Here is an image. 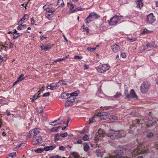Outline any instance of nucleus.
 <instances>
[{"instance_id": "nucleus-62", "label": "nucleus", "mask_w": 158, "mask_h": 158, "mask_svg": "<svg viewBox=\"0 0 158 158\" xmlns=\"http://www.w3.org/2000/svg\"><path fill=\"white\" fill-rule=\"evenodd\" d=\"M31 23L32 25H34L35 23V21L32 18H31Z\"/></svg>"}, {"instance_id": "nucleus-3", "label": "nucleus", "mask_w": 158, "mask_h": 158, "mask_svg": "<svg viewBox=\"0 0 158 158\" xmlns=\"http://www.w3.org/2000/svg\"><path fill=\"white\" fill-rule=\"evenodd\" d=\"M122 16L115 15L111 18L109 22L110 25H114L116 24L118 22L122 19Z\"/></svg>"}, {"instance_id": "nucleus-64", "label": "nucleus", "mask_w": 158, "mask_h": 158, "mask_svg": "<svg viewBox=\"0 0 158 158\" xmlns=\"http://www.w3.org/2000/svg\"><path fill=\"white\" fill-rule=\"evenodd\" d=\"M111 118L112 119L115 120L117 119L118 118L115 115H112V116Z\"/></svg>"}, {"instance_id": "nucleus-44", "label": "nucleus", "mask_w": 158, "mask_h": 158, "mask_svg": "<svg viewBox=\"0 0 158 158\" xmlns=\"http://www.w3.org/2000/svg\"><path fill=\"white\" fill-rule=\"evenodd\" d=\"M82 139L84 141H86L89 139V137L87 135H85L83 137Z\"/></svg>"}, {"instance_id": "nucleus-2", "label": "nucleus", "mask_w": 158, "mask_h": 158, "mask_svg": "<svg viewBox=\"0 0 158 158\" xmlns=\"http://www.w3.org/2000/svg\"><path fill=\"white\" fill-rule=\"evenodd\" d=\"M148 151L147 148L142 145L138 146L136 149L133 150V153L134 155L144 154Z\"/></svg>"}, {"instance_id": "nucleus-5", "label": "nucleus", "mask_w": 158, "mask_h": 158, "mask_svg": "<svg viewBox=\"0 0 158 158\" xmlns=\"http://www.w3.org/2000/svg\"><path fill=\"white\" fill-rule=\"evenodd\" d=\"M110 68V66L108 64H103L102 66H99L96 68L98 72L101 73H103L108 70Z\"/></svg>"}, {"instance_id": "nucleus-6", "label": "nucleus", "mask_w": 158, "mask_h": 158, "mask_svg": "<svg viewBox=\"0 0 158 158\" xmlns=\"http://www.w3.org/2000/svg\"><path fill=\"white\" fill-rule=\"evenodd\" d=\"M150 86V84L148 82H144L140 87V90L143 93H145L148 91Z\"/></svg>"}, {"instance_id": "nucleus-15", "label": "nucleus", "mask_w": 158, "mask_h": 158, "mask_svg": "<svg viewBox=\"0 0 158 158\" xmlns=\"http://www.w3.org/2000/svg\"><path fill=\"white\" fill-rule=\"evenodd\" d=\"M156 47V45L155 44V43L154 42H152L150 43H148L147 44L146 46L144 47V50L146 49L147 48L149 47L151 48L152 47Z\"/></svg>"}, {"instance_id": "nucleus-35", "label": "nucleus", "mask_w": 158, "mask_h": 158, "mask_svg": "<svg viewBox=\"0 0 158 158\" xmlns=\"http://www.w3.org/2000/svg\"><path fill=\"white\" fill-rule=\"evenodd\" d=\"M66 58V57H63V58H58V59H57L56 60H55L54 61V62H60L64 60Z\"/></svg>"}, {"instance_id": "nucleus-30", "label": "nucleus", "mask_w": 158, "mask_h": 158, "mask_svg": "<svg viewBox=\"0 0 158 158\" xmlns=\"http://www.w3.org/2000/svg\"><path fill=\"white\" fill-rule=\"evenodd\" d=\"M40 94V91H38V92L35 94V95L32 97V98H34L35 99H36L39 96Z\"/></svg>"}, {"instance_id": "nucleus-25", "label": "nucleus", "mask_w": 158, "mask_h": 158, "mask_svg": "<svg viewBox=\"0 0 158 158\" xmlns=\"http://www.w3.org/2000/svg\"><path fill=\"white\" fill-rule=\"evenodd\" d=\"M105 158H128L127 156H121L119 158H118L115 156H107Z\"/></svg>"}, {"instance_id": "nucleus-46", "label": "nucleus", "mask_w": 158, "mask_h": 158, "mask_svg": "<svg viewBox=\"0 0 158 158\" xmlns=\"http://www.w3.org/2000/svg\"><path fill=\"white\" fill-rule=\"evenodd\" d=\"M82 58V57L81 56H75L74 57V59H75L81 60Z\"/></svg>"}, {"instance_id": "nucleus-45", "label": "nucleus", "mask_w": 158, "mask_h": 158, "mask_svg": "<svg viewBox=\"0 0 158 158\" xmlns=\"http://www.w3.org/2000/svg\"><path fill=\"white\" fill-rule=\"evenodd\" d=\"M24 75L23 73L21 74V75L19 76V77L18 78V80L21 81L23 79H24V78H21L22 77L24 76Z\"/></svg>"}, {"instance_id": "nucleus-40", "label": "nucleus", "mask_w": 158, "mask_h": 158, "mask_svg": "<svg viewBox=\"0 0 158 158\" xmlns=\"http://www.w3.org/2000/svg\"><path fill=\"white\" fill-rule=\"evenodd\" d=\"M36 110L37 111L39 112L40 113H42L43 112V110L41 107H40L39 108H37Z\"/></svg>"}, {"instance_id": "nucleus-41", "label": "nucleus", "mask_w": 158, "mask_h": 158, "mask_svg": "<svg viewBox=\"0 0 158 158\" xmlns=\"http://www.w3.org/2000/svg\"><path fill=\"white\" fill-rule=\"evenodd\" d=\"M95 120L94 119V117H92L91 118L89 119V123L90 124L94 123L95 122Z\"/></svg>"}, {"instance_id": "nucleus-28", "label": "nucleus", "mask_w": 158, "mask_h": 158, "mask_svg": "<svg viewBox=\"0 0 158 158\" xmlns=\"http://www.w3.org/2000/svg\"><path fill=\"white\" fill-rule=\"evenodd\" d=\"M51 7L49 5H46L44 6L43 7V9L47 11H48L50 10V9Z\"/></svg>"}, {"instance_id": "nucleus-53", "label": "nucleus", "mask_w": 158, "mask_h": 158, "mask_svg": "<svg viewBox=\"0 0 158 158\" xmlns=\"http://www.w3.org/2000/svg\"><path fill=\"white\" fill-rule=\"evenodd\" d=\"M50 93L49 92L45 93L42 96L43 97H47L49 95Z\"/></svg>"}, {"instance_id": "nucleus-8", "label": "nucleus", "mask_w": 158, "mask_h": 158, "mask_svg": "<svg viewBox=\"0 0 158 158\" xmlns=\"http://www.w3.org/2000/svg\"><path fill=\"white\" fill-rule=\"evenodd\" d=\"M97 18H98V16L95 13H91L86 18L85 20L86 22L89 23L90 22L94 20Z\"/></svg>"}, {"instance_id": "nucleus-38", "label": "nucleus", "mask_w": 158, "mask_h": 158, "mask_svg": "<svg viewBox=\"0 0 158 158\" xmlns=\"http://www.w3.org/2000/svg\"><path fill=\"white\" fill-rule=\"evenodd\" d=\"M153 135V133L150 132L149 133H147V134L146 135V136L149 138L152 137Z\"/></svg>"}, {"instance_id": "nucleus-49", "label": "nucleus", "mask_w": 158, "mask_h": 158, "mask_svg": "<svg viewBox=\"0 0 158 158\" xmlns=\"http://www.w3.org/2000/svg\"><path fill=\"white\" fill-rule=\"evenodd\" d=\"M48 147H49V150H52L55 148L56 146L54 145L50 146H48Z\"/></svg>"}, {"instance_id": "nucleus-48", "label": "nucleus", "mask_w": 158, "mask_h": 158, "mask_svg": "<svg viewBox=\"0 0 158 158\" xmlns=\"http://www.w3.org/2000/svg\"><path fill=\"white\" fill-rule=\"evenodd\" d=\"M103 133V131L102 129H99L98 130V134L99 135H102Z\"/></svg>"}, {"instance_id": "nucleus-27", "label": "nucleus", "mask_w": 158, "mask_h": 158, "mask_svg": "<svg viewBox=\"0 0 158 158\" xmlns=\"http://www.w3.org/2000/svg\"><path fill=\"white\" fill-rule=\"evenodd\" d=\"M1 52V51H0V52ZM6 57L4 56L2 57L1 56V55H0V64L3 61H6Z\"/></svg>"}, {"instance_id": "nucleus-37", "label": "nucleus", "mask_w": 158, "mask_h": 158, "mask_svg": "<svg viewBox=\"0 0 158 158\" xmlns=\"http://www.w3.org/2000/svg\"><path fill=\"white\" fill-rule=\"evenodd\" d=\"M89 148L88 144H86L84 146V150L85 152H87Z\"/></svg>"}, {"instance_id": "nucleus-58", "label": "nucleus", "mask_w": 158, "mask_h": 158, "mask_svg": "<svg viewBox=\"0 0 158 158\" xmlns=\"http://www.w3.org/2000/svg\"><path fill=\"white\" fill-rule=\"evenodd\" d=\"M49 148V147H48V146H45L43 148L44 150L46 151H49L50 150Z\"/></svg>"}, {"instance_id": "nucleus-56", "label": "nucleus", "mask_w": 158, "mask_h": 158, "mask_svg": "<svg viewBox=\"0 0 158 158\" xmlns=\"http://www.w3.org/2000/svg\"><path fill=\"white\" fill-rule=\"evenodd\" d=\"M82 10V9H78L77 8H76L75 9L73 10V11H72V13H73L75 11H79V10Z\"/></svg>"}, {"instance_id": "nucleus-39", "label": "nucleus", "mask_w": 158, "mask_h": 158, "mask_svg": "<svg viewBox=\"0 0 158 158\" xmlns=\"http://www.w3.org/2000/svg\"><path fill=\"white\" fill-rule=\"evenodd\" d=\"M50 131L53 132H57L58 131L57 127H55L51 128L50 130Z\"/></svg>"}, {"instance_id": "nucleus-12", "label": "nucleus", "mask_w": 158, "mask_h": 158, "mask_svg": "<svg viewBox=\"0 0 158 158\" xmlns=\"http://www.w3.org/2000/svg\"><path fill=\"white\" fill-rule=\"evenodd\" d=\"M52 45H51L50 44H47L46 45H43L41 46V48L45 51L50 49Z\"/></svg>"}, {"instance_id": "nucleus-59", "label": "nucleus", "mask_w": 158, "mask_h": 158, "mask_svg": "<svg viewBox=\"0 0 158 158\" xmlns=\"http://www.w3.org/2000/svg\"><path fill=\"white\" fill-rule=\"evenodd\" d=\"M101 91H102V90H101V88H98V90L97 93V94H101Z\"/></svg>"}, {"instance_id": "nucleus-7", "label": "nucleus", "mask_w": 158, "mask_h": 158, "mask_svg": "<svg viewBox=\"0 0 158 158\" xmlns=\"http://www.w3.org/2000/svg\"><path fill=\"white\" fill-rule=\"evenodd\" d=\"M127 90H126L125 92V95L126 98L128 99H130L131 98H137V96L136 95L133 89H131L130 90V94L127 93Z\"/></svg>"}, {"instance_id": "nucleus-11", "label": "nucleus", "mask_w": 158, "mask_h": 158, "mask_svg": "<svg viewBox=\"0 0 158 158\" xmlns=\"http://www.w3.org/2000/svg\"><path fill=\"white\" fill-rule=\"evenodd\" d=\"M114 153L115 155H111L112 156H115L119 158L124 153L123 151L121 150L116 149L114 151Z\"/></svg>"}, {"instance_id": "nucleus-26", "label": "nucleus", "mask_w": 158, "mask_h": 158, "mask_svg": "<svg viewBox=\"0 0 158 158\" xmlns=\"http://www.w3.org/2000/svg\"><path fill=\"white\" fill-rule=\"evenodd\" d=\"M20 24L17 27V29L18 30H21L25 28V25H22V24Z\"/></svg>"}, {"instance_id": "nucleus-51", "label": "nucleus", "mask_w": 158, "mask_h": 158, "mask_svg": "<svg viewBox=\"0 0 158 158\" xmlns=\"http://www.w3.org/2000/svg\"><path fill=\"white\" fill-rule=\"evenodd\" d=\"M66 148L64 146H60L59 147V150L61 151H64L65 150Z\"/></svg>"}, {"instance_id": "nucleus-21", "label": "nucleus", "mask_w": 158, "mask_h": 158, "mask_svg": "<svg viewBox=\"0 0 158 158\" xmlns=\"http://www.w3.org/2000/svg\"><path fill=\"white\" fill-rule=\"evenodd\" d=\"M27 16V15H24L23 17L19 21V24H22L24 22L25 20L26 19V17Z\"/></svg>"}, {"instance_id": "nucleus-47", "label": "nucleus", "mask_w": 158, "mask_h": 158, "mask_svg": "<svg viewBox=\"0 0 158 158\" xmlns=\"http://www.w3.org/2000/svg\"><path fill=\"white\" fill-rule=\"evenodd\" d=\"M121 95V94L120 93L117 92L116 94L114 96V98H118L119 96Z\"/></svg>"}, {"instance_id": "nucleus-33", "label": "nucleus", "mask_w": 158, "mask_h": 158, "mask_svg": "<svg viewBox=\"0 0 158 158\" xmlns=\"http://www.w3.org/2000/svg\"><path fill=\"white\" fill-rule=\"evenodd\" d=\"M68 6L70 8V10L71 12H72V11L73 10V9L74 8V5L72 4H69V3H68Z\"/></svg>"}, {"instance_id": "nucleus-16", "label": "nucleus", "mask_w": 158, "mask_h": 158, "mask_svg": "<svg viewBox=\"0 0 158 158\" xmlns=\"http://www.w3.org/2000/svg\"><path fill=\"white\" fill-rule=\"evenodd\" d=\"M137 6L140 8L142 7L143 4L142 3L143 0H136Z\"/></svg>"}, {"instance_id": "nucleus-22", "label": "nucleus", "mask_w": 158, "mask_h": 158, "mask_svg": "<svg viewBox=\"0 0 158 158\" xmlns=\"http://www.w3.org/2000/svg\"><path fill=\"white\" fill-rule=\"evenodd\" d=\"M79 92V91H75L74 92L70 94V95L73 97L75 96H77L78 95Z\"/></svg>"}, {"instance_id": "nucleus-20", "label": "nucleus", "mask_w": 158, "mask_h": 158, "mask_svg": "<svg viewBox=\"0 0 158 158\" xmlns=\"http://www.w3.org/2000/svg\"><path fill=\"white\" fill-rule=\"evenodd\" d=\"M96 153L97 156L100 157H102V155L101 152V151L100 149H97L96 150Z\"/></svg>"}, {"instance_id": "nucleus-36", "label": "nucleus", "mask_w": 158, "mask_h": 158, "mask_svg": "<svg viewBox=\"0 0 158 158\" xmlns=\"http://www.w3.org/2000/svg\"><path fill=\"white\" fill-rule=\"evenodd\" d=\"M21 34H20L19 33H15V34H13V39H15L16 38L19 37Z\"/></svg>"}, {"instance_id": "nucleus-19", "label": "nucleus", "mask_w": 158, "mask_h": 158, "mask_svg": "<svg viewBox=\"0 0 158 158\" xmlns=\"http://www.w3.org/2000/svg\"><path fill=\"white\" fill-rule=\"evenodd\" d=\"M60 134L59 133H57L55 135V138L54 139V140L55 142H57L59 140L61 139L60 138Z\"/></svg>"}, {"instance_id": "nucleus-23", "label": "nucleus", "mask_w": 158, "mask_h": 158, "mask_svg": "<svg viewBox=\"0 0 158 158\" xmlns=\"http://www.w3.org/2000/svg\"><path fill=\"white\" fill-rule=\"evenodd\" d=\"M69 95V94L64 93L61 94V97L63 99H65L66 98H67Z\"/></svg>"}, {"instance_id": "nucleus-18", "label": "nucleus", "mask_w": 158, "mask_h": 158, "mask_svg": "<svg viewBox=\"0 0 158 158\" xmlns=\"http://www.w3.org/2000/svg\"><path fill=\"white\" fill-rule=\"evenodd\" d=\"M73 102L71 101H69V100H68L67 99V101L65 104V107H66L71 106L73 105Z\"/></svg>"}, {"instance_id": "nucleus-32", "label": "nucleus", "mask_w": 158, "mask_h": 158, "mask_svg": "<svg viewBox=\"0 0 158 158\" xmlns=\"http://www.w3.org/2000/svg\"><path fill=\"white\" fill-rule=\"evenodd\" d=\"M44 151V149L43 148H39L35 150V151L36 153H41Z\"/></svg>"}, {"instance_id": "nucleus-17", "label": "nucleus", "mask_w": 158, "mask_h": 158, "mask_svg": "<svg viewBox=\"0 0 158 158\" xmlns=\"http://www.w3.org/2000/svg\"><path fill=\"white\" fill-rule=\"evenodd\" d=\"M60 118H59L57 120H55L54 121H52V122H50V123H49V124L50 125H51L52 126H56V125H57L60 124H61V122L57 123L56 124H54V123H56V122H57V121H58L59 120H60Z\"/></svg>"}, {"instance_id": "nucleus-63", "label": "nucleus", "mask_w": 158, "mask_h": 158, "mask_svg": "<svg viewBox=\"0 0 158 158\" xmlns=\"http://www.w3.org/2000/svg\"><path fill=\"white\" fill-rule=\"evenodd\" d=\"M50 158H60V157L58 155H57L55 156H52L50 157Z\"/></svg>"}, {"instance_id": "nucleus-34", "label": "nucleus", "mask_w": 158, "mask_h": 158, "mask_svg": "<svg viewBox=\"0 0 158 158\" xmlns=\"http://www.w3.org/2000/svg\"><path fill=\"white\" fill-rule=\"evenodd\" d=\"M16 152H12L10 153L7 156V158H13L14 155H16Z\"/></svg>"}, {"instance_id": "nucleus-52", "label": "nucleus", "mask_w": 158, "mask_h": 158, "mask_svg": "<svg viewBox=\"0 0 158 158\" xmlns=\"http://www.w3.org/2000/svg\"><path fill=\"white\" fill-rule=\"evenodd\" d=\"M83 29L84 31H86L87 32L86 34H87L88 33H89V29L88 27H86L85 28L84 27V25L83 26Z\"/></svg>"}, {"instance_id": "nucleus-31", "label": "nucleus", "mask_w": 158, "mask_h": 158, "mask_svg": "<svg viewBox=\"0 0 158 158\" xmlns=\"http://www.w3.org/2000/svg\"><path fill=\"white\" fill-rule=\"evenodd\" d=\"M155 123L154 122H151V121H149L147 124V126L150 127L154 125Z\"/></svg>"}, {"instance_id": "nucleus-29", "label": "nucleus", "mask_w": 158, "mask_h": 158, "mask_svg": "<svg viewBox=\"0 0 158 158\" xmlns=\"http://www.w3.org/2000/svg\"><path fill=\"white\" fill-rule=\"evenodd\" d=\"M67 99L68 100H69V101H71L73 102L75 101V98L74 97L72 96L71 95H70L69 97L68 96Z\"/></svg>"}, {"instance_id": "nucleus-42", "label": "nucleus", "mask_w": 158, "mask_h": 158, "mask_svg": "<svg viewBox=\"0 0 158 158\" xmlns=\"http://www.w3.org/2000/svg\"><path fill=\"white\" fill-rule=\"evenodd\" d=\"M87 49L90 52H92L93 51L96 49V48H91L89 47H88L87 48Z\"/></svg>"}, {"instance_id": "nucleus-24", "label": "nucleus", "mask_w": 158, "mask_h": 158, "mask_svg": "<svg viewBox=\"0 0 158 158\" xmlns=\"http://www.w3.org/2000/svg\"><path fill=\"white\" fill-rule=\"evenodd\" d=\"M72 155L75 158H78L79 157V155L78 153L75 152H73L71 153Z\"/></svg>"}, {"instance_id": "nucleus-10", "label": "nucleus", "mask_w": 158, "mask_h": 158, "mask_svg": "<svg viewBox=\"0 0 158 158\" xmlns=\"http://www.w3.org/2000/svg\"><path fill=\"white\" fill-rule=\"evenodd\" d=\"M156 21V18L152 13L149 14L147 16V22L150 24H152L154 23Z\"/></svg>"}, {"instance_id": "nucleus-14", "label": "nucleus", "mask_w": 158, "mask_h": 158, "mask_svg": "<svg viewBox=\"0 0 158 158\" xmlns=\"http://www.w3.org/2000/svg\"><path fill=\"white\" fill-rule=\"evenodd\" d=\"M57 86V85L56 83H53L49 86H47V87L48 89L53 90L55 89Z\"/></svg>"}, {"instance_id": "nucleus-4", "label": "nucleus", "mask_w": 158, "mask_h": 158, "mask_svg": "<svg viewBox=\"0 0 158 158\" xmlns=\"http://www.w3.org/2000/svg\"><path fill=\"white\" fill-rule=\"evenodd\" d=\"M120 133L119 131H115L110 130L107 134L108 136L110 137L111 139H115L116 138L119 137L118 134Z\"/></svg>"}, {"instance_id": "nucleus-13", "label": "nucleus", "mask_w": 158, "mask_h": 158, "mask_svg": "<svg viewBox=\"0 0 158 158\" xmlns=\"http://www.w3.org/2000/svg\"><path fill=\"white\" fill-rule=\"evenodd\" d=\"M111 48L112 50V51L115 53L117 52L120 49L119 46L116 44H115L111 46Z\"/></svg>"}, {"instance_id": "nucleus-61", "label": "nucleus", "mask_w": 158, "mask_h": 158, "mask_svg": "<svg viewBox=\"0 0 158 158\" xmlns=\"http://www.w3.org/2000/svg\"><path fill=\"white\" fill-rule=\"evenodd\" d=\"M25 146V144L24 143H22L20 144L18 147V148L20 147H24Z\"/></svg>"}, {"instance_id": "nucleus-43", "label": "nucleus", "mask_w": 158, "mask_h": 158, "mask_svg": "<svg viewBox=\"0 0 158 158\" xmlns=\"http://www.w3.org/2000/svg\"><path fill=\"white\" fill-rule=\"evenodd\" d=\"M60 137L64 138L67 136L68 134L67 132H65L64 133L60 134Z\"/></svg>"}, {"instance_id": "nucleus-50", "label": "nucleus", "mask_w": 158, "mask_h": 158, "mask_svg": "<svg viewBox=\"0 0 158 158\" xmlns=\"http://www.w3.org/2000/svg\"><path fill=\"white\" fill-rule=\"evenodd\" d=\"M127 40H130V41H131L132 42H133V41L136 40V39L135 38H133L131 39L130 38L127 37Z\"/></svg>"}, {"instance_id": "nucleus-57", "label": "nucleus", "mask_w": 158, "mask_h": 158, "mask_svg": "<svg viewBox=\"0 0 158 158\" xmlns=\"http://www.w3.org/2000/svg\"><path fill=\"white\" fill-rule=\"evenodd\" d=\"M149 32V31L146 29H144L142 32L143 33H148Z\"/></svg>"}, {"instance_id": "nucleus-54", "label": "nucleus", "mask_w": 158, "mask_h": 158, "mask_svg": "<svg viewBox=\"0 0 158 158\" xmlns=\"http://www.w3.org/2000/svg\"><path fill=\"white\" fill-rule=\"evenodd\" d=\"M121 56L123 58H125L126 57V54L124 52L121 53Z\"/></svg>"}, {"instance_id": "nucleus-60", "label": "nucleus", "mask_w": 158, "mask_h": 158, "mask_svg": "<svg viewBox=\"0 0 158 158\" xmlns=\"http://www.w3.org/2000/svg\"><path fill=\"white\" fill-rule=\"evenodd\" d=\"M49 11H48V13H51V14H52L54 12V10H52V8H50V10H49Z\"/></svg>"}, {"instance_id": "nucleus-1", "label": "nucleus", "mask_w": 158, "mask_h": 158, "mask_svg": "<svg viewBox=\"0 0 158 158\" xmlns=\"http://www.w3.org/2000/svg\"><path fill=\"white\" fill-rule=\"evenodd\" d=\"M40 133V130L39 129L35 128L29 131V135L27 136H33L32 143L34 145H37L43 142L42 137L40 135H37Z\"/></svg>"}, {"instance_id": "nucleus-55", "label": "nucleus", "mask_w": 158, "mask_h": 158, "mask_svg": "<svg viewBox=\"0 0 158 158\" xmlns=\"http://www.w3.org/2000/svg\"><path fill=\"white\" fill-rule=\"evenodd\" d=\"M58 83L61 85H66V83L63 80L60 81Z\"/></svg>"}, {"instance_id": "nucleus-9", "label": "nucleus", "mask_w": 158, "mask_h": 158, "mask_svg": "<svg viewBox=\"0 0 158 158\" xmlns=\"http://www.w3.org/2000/svg\"><path fill=\"white\" fill-rule=\"evenodd\" d=\"M110 114L106 112L98 113L97 114L98 117H99L102 120H106L109 118Z\"/></svg>"}]
</instances>
